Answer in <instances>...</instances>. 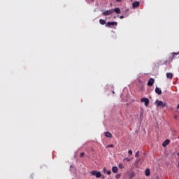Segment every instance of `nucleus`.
Returning a JSON list of instances; mask_svg holds the SVG:
<instances>
[{
  "instance_id": "nucleus-27",
  "label": "nucleus",
  "mask_w": 179,
  "mask_h": 179,
  "mask_svg": "<svg viewBox=\"0 0 179 179\" xmlns=\"http://www.w3.org/2000/svg\"><path fill=\"white\" fill-rule=\"evenodd\" d=\"M124 15H121V16H120V19H124Z\"/></svg>"
},
{
  "instance_id": "nucleus-9",
  "label": "nucleus",
  "mask_w": 179,
  "mask_h": 179,
  "mask_svg": "<svg viewBox=\"0 0 179 179\" xmlns=\"http://www.w3.org/2000/svg\"><path fill=\"white\" fill-rule=\"evenodd\" d=\"M169 143H170V140L166 139L165 141L163 142L162 146L164 148H166V146H167L169 145Z\"/></svg>"
},
{
  "instance_id": "nucleus-21",
  "label": "nucleus",
  "mask_w": 179,
  "mask_h": 179,
  "mask_svg": "<svg viewBox=\"0 0 179 179\" xmlns=\"http://www.w3.org/2000/svg\"><path fill=\"white\" fill-rule=\"evenodd\" d=\"M103 173H107V169L106 167H104L103 169Z\"/></svg>"
},
{
  "instance_id": "nucleus-3",
  "label": "nucleus",
  "mask_w": 179,
  "mask_h": 179,
  "mask_svg": "<svg viewBox=\"0 0 179 179\" xmlns=\"http://www.w3.org/2000/svg\"><path fill=\"white\" fill-rule=\"evenodd\" d=\"M91 174L92 176H95L96 178H100V177H101V173L100 171H92Z\"/></svg>"
},
{
  "instance_id": "nucleus-34",
  "label": "nucleus",
  "mask_w": 179,
  "mask_h": 179,
  "mask_svg": "<svg viewBox=\"0 0 179 179\" xmlns=\"http://www.w3.org/2000/svg\"><path fill=\"white\" fill-rule=\"evenodd\" d=\"M92 1H94V0H92Z\"/></svg>"
},
{
  "instance_id": "nucleus-31",
  "label": "nucleus",
  "mask_w": 179,
  "mask_h": 179,
  "mask_svg": "<svg viewBox=\"0 0 179 179\" xmlns=\"http://www.w3.org/2000/svg\"><path fill=\"white\" fill-rule=\"evenodd\" d=\"M178 156L179 157V152L178 153Z\"/></svg>"
},
{
  "instance_id": "nucleus-8",
  "label": "nucleus",
  "mask_w": 179,
  "mask_h": 179,
  "mask_svg": "<svg viewBox=\"0 0 179 179\" xmlns=\"http://www.w3.org/2000/svg\"><path fill=\"white\" fill-rule=\"evenodd\" d=\"M139 5H141V3L139 1H134L132 3L133 8H138L139 7Z\"/></svg>"
},
{
  "instance_id": "nucleus-12",
  "label": "nucleus",
  "mask_w": 179,
  "mask_h": 179,
  "mask_svg": "<svg viewBox=\"0 0 179 179\" xmlns=\"http://www.w3.org/2000/svg\"><path fill=\"white\" fill-rule=\"evenodd\" d=\"M113 10L117 14L121 13V10L120 9V8H115V9H113Z\"/></svg>"
},
{
  "instance_id": "nucleus-24",
  "label": "nucleus",
  "mask_w": 179,
  "mask_h": 179,
  "mask_svg": "<svg viewBox=\"0 0 179 179\" xmlns=\"http://www.w3.org/2000/svg\"><path fill=\"white\" fill-rule=\"evenodd\" d=\"M108 148H114V145L110 144V145H108Z\"/></svg>"
},
{
  "instance_id": "nucleus-7",
  "label": "nucleus",
  "mask_w": 179,
  "mask_h": 179,
  "mask_svg": "<svg viewBox=\"0 0 179 179\" xmlns=\"http://www.w3.org/2000/svg\"><path fill=\"white\" fill-rule=\"evenodd\" d=\"M155 85V80L153 78H150L148 82V86H153Z\"/></svg>"
},
{
  "instance_id": "nucleus-20",
  "label": "nucleus",
  "mask_w": 179,
  "mask_h": 179,
  "mask_svg": "<svg viewBox=\"0 0 179 179\" xmlns=\"http://www.w3.org/2000/svg\"><path fill=\"white\" fill-rule=\"evenodd\" d=\"M135 157H139V151L136 153Z\"/></svg>"
},
{
  "instance_id": "nucleus-6",
  "label": "nucleus",
  "mask_w": 179,
  "mask_h": 179,
  "mask_svg": "<svg viewBox=\"0 0 179 179\" xmlns=\"http://www.w3.org/2000/svg\"><path fill=\"white\" fill-rule=\"evenodd\" d=\"M118 22H108L106 24V27H110V26H117Z\"/></svg>"
},
{
  "instance_id": "nucleus-17",
  "label": "nucleus",
  "mask_w": 179,
  "mask_h": 179,
  "mask_svg": "<svg viewBox=\"0 0 179 179\" xmlns=\"http://www.w3.org/2000/svg\"><path fill=\"white\" fill-rule=\"evenodd\" d=\"M134 177H135V173L131 172V173L129 174V178H134Z\"/></svg>"
},
{
  "instance_id": "nucleus-19",
  "label": "nucleus",
  "mask_w": 179,
  "mask_h": 179,
  "mask_svg": "<svg viewBox=\"0 0 179 179\" xmlns=\"http://www.w3.org/2000/svg\"><path fill=\"white\" fill-rule=\"evenodd\" d=\"M120 177H121V175H120V174H117V175L115 176V178H116V179H119Z\"/></svg>"
},
{
  "instance_id": "nucleus-30",
  "label": "nucleus",
  "mask_w": 179,
  "mask_h": 179,
  "mask_svg": "<svg viewBox=\"0 0 179 179\" xmlns=\"http://www.w3.org/2000/svg\"><path fill=\"white\" fill-rule=\"evenodd\" d=\"M178 167L179 168V162H178Z\"/></svg>"
},
{
  "instance_id": "nucleus-4",
  "label": "nucleus",
  "mask_w": 179,
  "mask_h": 179,
  "mask_svg": "<svg viewBox=\"0 0 179 179\" xmlns=\"http://www.w3.org/2000/svg\"><path fill=\"white\" fill-rule=\"evenodd\" d=\"M112 13H114V10L113 9L103 11L102 15L103 16H109V15H112Z\"/></svg>"
},
{
  "instance_id": "nucleus-16",
  "label": "nucleus",
  "mask_w": 179,
  "mask_h": 179,
  "mask_svg": "<svg viewBox=\"0 0 179 179\" xmlns=\"http://www.w3.org/2000/svg\"><path fill=\"white\" fill-rule=\"evenodd\" d=\"M99 23H100V24H102L103 26V24H106V20H104L103 19H100Z\"/></svg>"
},
{
  "instance_id": "nucleus-11",
  "label": "nucleus",
  "mask_w": 179,
  "mask_h": 179,
  "mask_svg": "<svg viewBox=\"0 0 179 179\" xmlns=\"http://www.w3.org/2000/svg\"><path fill=\"white\" fill-rule=\"evenodd\" d=\"M145 174L146 177H149V176H150V169H147L145 171Z\"/></svg>"
},
{
  "instance_id": "nucleus-13",
  "label": "nucleus",
  "mask_w": 179,
  "mask_h": 179,
  "mask_svg": "<svg viewBox=\"0 0 179 179\" xmlns=\"http://www.w3.org/2000/svg\"><path fill=\"white\" fill-rule=\"evenodd\" d=\"M105 136H106V138H113V135L110 132H105Z\"/></svg>"
},
{
  "instance_id": "nucleus-22",
  "label": "nucleus",
  "mask_w": 179,
  "mask_h": 179,
  "mask_svg": "<svg viewBox=\"0 0 179 179\" xmlns=\"http://www.w3.org/2000/svg\"><path fill=\"white\" fill-rule=\"evenodd\" d=\"M106 173L108 174V176H110L111 174V171H106Z\"/></svg>"
},
{
  "instance_id": "nucleus-1",
  "label": "nucleus",
  "mask_w": 179,
  "mask_h": 179,
  "mask_svg": "<svg viewBox=\"0 0 179 179\" xmlns=\"http://www.w3.org/2000/svg\"><path fill=\"white\" fill-rule=\"evenodd\" d=\"M179 52L178 53H176V52H173L171 54V56H169V59L166 60L164 64V65H167V64L171 62L173 59H174V57H176V55H178Z\"/></svg>"
},
{
  "instance_id": "nucleus-33",
  "label": "nucleus",
  "mask_w": 179,
  "mask_h": 179,
  "mask_svg": "<svg viewBox=\"0 0 179 179\" xmlns=\"http://www.w3.org/2000/svg\"><path fill=\"white\" fill-rule=\"evenodd\" d=\"M31 178H33V176H31Z\"/></svg>"
},
{
  "instance_id": "nucleus-32",
  "label": "nucleus",
  "mask_w": 179,
  "mask_h": 179,
  "mask_svg": "<svg viewBox=\"0 0 179 179\" xmlns=\"http://www.w3.org/2000/svg\"><path fill=\"white\" fill-rule=\"evenodd\" d=\"M175 118H177V116H175Z\"/></svg>"
},
{
  "instance_id": "nucleus-5",
  "label": "nucleus",
  "mask_w": 179,
  "mask_h": 179,
  "mask_svg": "<svg viewBox=\"0 0 179 179\" xmlns=\"http://www.w3.org/2000/svg\"><path fill=\"white\" fill-rule=\"evenodd\" d=\"M141 103H144L145 107H148L149 106V103H150L149 99H148V98H141Z\"/></svg>"
},
{
  "instance_id": "nucleus-29",
  "label": "nucleus",
  "mask_w": 179,
  "mask_h": 179,
  "mask_svg": "<svg viewBox=\"0 0 179 179\" xmlns=\"http://www.w3.org/2000/svg\"><path fill=\"white\" fill-rule=\"evenodd\" d=\"M177 108H178V109L179 108V104L178 105Z\"/></svg>"
},
{
  "instance_id": "nucleus-18",
  "label": "nucleus",
  "mask_w": 179,
  "mask_h": 179,
  "mask_svg": "<svg viewBox=\"0 0 179 179\" xmlns=\"http://www.w3.org/2000/svg\"><path fill=\"white\" fill-rule=\"evenodd\" d=\"M119 168H120V169H124V164H119Z\"/></svg>"
},
{
  "instance_id": "nucleus-28",
  "label": "nucleus",
  "mask_w": 179,
  "mask_h": 179,
  "mask_svg": "<svg viewBox=\"0 0 179 179\" xmlns=\"http://www.w3.org/2000/svg\"><path fill=\"white\" fill-rule=\"evenodd\" d=\"M122 0H116L117 2H122Z\"/></svg>"
},
{
  "instance_id": "nucleus-26",
  "label": "nucleus",
  "mask_w": 179,
  "mask_h": 179,
  "mask_svg": "<svg viewBox=\"0 0 179 179\" xmlns=\"http://www.w3.org/2000/svg\"><path fill=\"white\" fill-rule=\"evenodd\" d=\"M124 160H127V162H129L131 160V159H129V158H124Z\"/></svg>"
},
{
  "instance_id": "nucleus-25",
  "label": "nucleus",
  "mask_w": 179,
  "mask_h": 179,
  "mask_svg": "<svg viewBox=\"0 0 179 179\" xmlns=\"http://www.w3.org/2000/svg\"><path fill=\"white\" fill-rule=\"evenodd\" d=\"M128 153H129V155H132V151H131V150H129L128 151Z\"/></svg>"
},
{
  "instance_id": "nucleus-14",
  "label": "nucleus",
  "mask_w": 179,
  "mask_h": 179,
  "mask_svg": "<svg viewBox=\"0 0 179 179\" xmlns=\"http://www.w3.org/2000/svg\"><path fill=\"white\" fill-rule=\"evenodd\" d=\"M166 78H168V79H173V74L171 73H167Z\"/></svg>"
},
{
  "instance_id": "nucleus-2",
  "label": "nucleus",
  "mask_w": 179,
  "mask_h": 179,
  "mask_svg": "<svg viewBox=\"0 0 179 179\" xmlns=\"http://www.w3.org/2000/svg\"><path fill=\"white\" fill-rule=\"evenodd\" d=\"M155 104L157 107H161L162 108H164L166 107V103H164L162 101L157 100L155 101Z\"/></svg>"
},
{
  "instance_id": "nucleus-15",
  "label": "nucleus",
  "mask_w": 179,
  "mask_h": 179,
  "mask_svg": "<svg viewBox=\"0 0 179 179\" xmlns=\"http://www.w3.org/2000/svg\"><path fill=\"white\" fill-rule=\"evenodd\" d=\"M112 171H113V173H117V172H118V167H117V166H113V167L112 168Z\"/></svg>"
},
{
  "instance_id": "nucleus-23",
  "label": "nucleus",
  "mask_w": 179,
  "mask_h": 179,
  "mask_svg": "<svg viewBox=\"0 0 179 179\" xmlns=\"http://www.w3.org/2000/svg\"><path fill=\"white\" fill-rule=\"evenodd\" d=\"M84 155H85V152H81L80 155V157H83Z\"/></svg>"
},
{
  "instance_id": "nucleus-10",
  "label": "nucleus",
  "mask_w": 179,
  "mask_h": 179,
  "mask_svg": "<svg viewBox=\"0 0 179 179\" xmlns=\"http://www.w3.org/2000/svg\"><path fill=\"white\" fill-rule=\"evenodd\" d=\"M155 93H157V94H162V90L157 87L155 88Z\"/></svg>"
}]
</instances>
